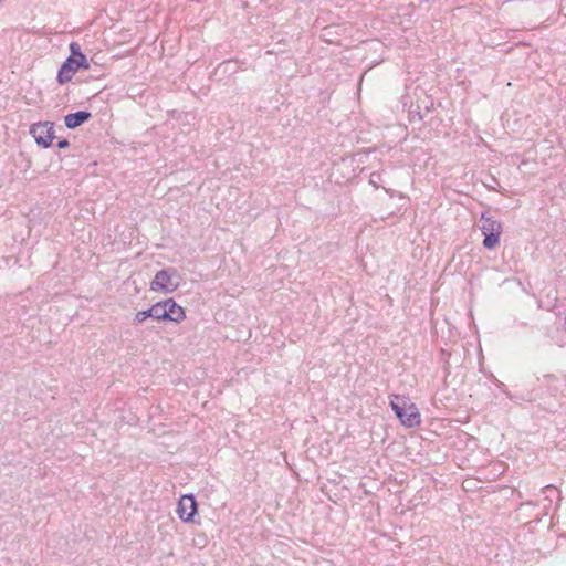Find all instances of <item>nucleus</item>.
I'll list each match as a JSON object with an SVG mask.
<instances>
[{
    "mask_svg": "<svg viewBox=\"0 0 566 566\" xmlns=\"http://www.w3.org/2000/svg\"><path fill=\"white\" fill-rule=\"evenodd\" d=\"M381 219H382V220H391V221H390V224H394V223H396V222H397V220H398V216H397V213H396V212H390V213H388L386 217H385V216H382V217H381Z\"/></svg>",
    "mask_w": 566,
    "mask_h": 566,
    "instance_id": "dca6fc26",
    "label": "nucleus"
},
{
    "mask_svg": "<svg viewBox=\"0 0 566 566\" xmlns=\"http://www.w3.org/2000/svg\"><path fill=\"white\" fill-rule=\"evenodd\" d=\"M543 381L548 387V391L555 396L559 391V387L557 386L558 378L554 374H545L543 375Z\"/></svg>",
    "mask_w": 566,
    "mask_h": 566,
    "instance_id": "ddd939ff",
    "label": "nucleus"
},
{
    "mask_svg": "<svg viewBox=\"0 0 566 566\" xmlns=\"http://www.w3.org/2000/svg\"><path fill=\"white\" fill-rule=\"evenodd\" d=\"M174 276H179L175 268L159 270L150 282V290L156 292L172 293L179 286V282H172Z\"/></svg>",
    "mask_w": 566,
    "mask_h": 566,
    "instance_id": "39448f33",
    "label": "nucleus"
},
{
    "mask_svg": "<svg viewBox=\"0 0 566 566\" xmlns=\"http://www.w3.org/2000/svg\"><path fill=\"white\" fill-rule=\"evenodd\" d=\"M409 116L411 120H413L415 118H417L418 120H422L423 118L419 111H410Z\"/></svg>",
    "mask_w": 566,
    "mask_h": 566,
    "instance_id": "f3484780",
    "label": "nucleus"
},
{
    "mask_svg": "<svg viewBox=\"0 0 566 566\" xmlns=\"http://www.w3.org/2000/svg\"><path fill=\"white\" fill-rule=\"evenodd\" d=\"M70 52L73 53V55L76 60L78 70H81V69L87 70L90 67V63H88L86 56L83 54L81 46L77 42H71Z\"/></svg>",
    "mask_w": 566,
    "mask_h": 566,
    "instance_id": "9b49d317",
    "label": "nucleus"
},
{
    "mask_svg": "<svg viewBox=\"0 0 566 566\" xmlns=\"http://www.w3.org/2000/svg\"><path fill=\"white\" fill-rule=\"evenodd\" d=\"M481 232L484 237L483 248H495L500 243V235L502 233V223L483 212L481 216Z\"/></svg>",
    "mask_w": 566,
    "mask_h": 566,
    "instance_id": "20e7f679",
    "label": "nucleus"
},
{
    "mask_svg": "<svg viewBox=\"0 0 566 566\" xmlns=\"http://www.w3.org/2000/svg\"><path fill=\"white\" fill-rule=\"evenodd\" d=\"M57 148L64 149L70 147V142L66 138H62L56 144Z\"/></svg>",
    "mask_w": 566,
    "mask_h": 566,
    "instance_id": "a211bd4d",
    "label": "nucleus"
},
{
    "mask_svg": "<svg viewBox=\"0 0 566 566\" xmlns=\"http://www.w3.org/2000/svg\"><path fill=\"white\" fill-rule=\"evenodd\" d=\"M538 408L549 415H555L558 412V410L560 408V403L557 401H554L553 403H548L547 406H543V407H542V405H538Z\"/></svg>",
    "mask_w": 566,
    "mask_h": 566,
    "instance_id": "4468645a",
    "label": "nucleus"
},
{
    "mask_svg": "<svg viewBox=\"0 0 566 566\" xmlns=\"http://www.w3.org/2000/svg\"><path fill=\"white\" fill-rule=\"evenodd\" d=\"M228 63H230V61H224L222 63H220L217 67V70H220L222 66L227 65Z\"/></svg>",
    "mask_w": 566,
    "mask_h": 566,
    "instance_id": "aec40b11",
    "label": "nucleus"
},
{
    "mask_svg": "<svg viewBox=\"0 0 566 566\" xmlns=\"http://www.w3.org/2000/svg\"><path fill=\"white\" fill-rule=\"evenodd\" d=\"M155 304L159 323L180 324L186 318V310L174 297L158 301Z\"/></svg>",
    "mask_w": 566,
    "mask_h": 566,
    "instance_id": "f03ea898",
    "label": "nucleus"
},
{
    "mask_svg": "<svg viewBox=\"0 0 566 566\" xmlns=\"http://www.w3.org/2000/svg\"><path fill=\"white\" fill-rule=\"evenodd\" d=\"M8 252H11L10 254H3L1 256L2 262L6 266L12 268L14 265L22 268V266H30V250H18L17 253H13L14 250H7Z\"/></svg>",
    "mask_w": 566,
    "mask_h": 566,
    "instance_id": "6e6552de",
    "label": "nucleus"
},
{
    "mask_svg": "<svg viewBox=\"0 0 566 566\" xmlns=\"http://www.w3.org/2000/svg\"><path fill=\"white\" fill-rule=\"evenodd\" d=\"M92 118V113L88 111H78L75 113H70L64 117V124L69 129H75L90 120Z\"/></svg>",
    "mask_w": 566,
    "mask_h": 566,
    "instance_id": "1a4fd4ad",
    "label": "nucleus"
},
{
    "mask_svg": "<svg viewBox=\"0 0 566 566\" xmlns=\"http://www.w3.org/2000/svg\"><path fill=\"white\" fill-rule=\"evenodd\" d=\"M176 513L179 520L187 524H200L199 505L193 493L184 494L177 501Z\"/></svg>",
    "mask_w": 566,
    "mask_h": 566,
    "instance_id": "7ed1b4c3",
    "label": "nucleus"
},
{
    "mask_svg": "<svg viewBox=\"0 0 566 566\" xmlns=\"http://www.w3.org/2000/svg\"><path fill=\"white\" fill-rule=\"evenodd\" d=\"M78 71L76 60L73 53L70 52V55L62 63L57 71L56 82L61 85L66 84L72 81L74 74Z\"/></svg>",
    "mask_w": 566,
    "mask_h": 566,
    "instance_id": "0eeeda50",
    "label": "nucleus"
},
{
    "mask_svg": "<svg viewBox=\"0 0 566 566\" xmlns=\"http://www.w3.org/2000/svg\"><path fill=\"white\" fill-rule=\"evenodd\" d=\"M556 298L554 300V303L552 304V306H544L543 305V302L542 301H538V307L539 308H545L546 311L551 312L554 310L555 305H556Z\"/></svg>",
    "mask_w": 566,
    "mask_h": 566,
    "instance_id": "6ab92c4d",
    "label": "nucleus"
},
{
    "mask_svg": "<svg viewBox=\"0 0 566 566\" xmlns=\"http://www.w3.org/2000/svg\"><path fill=\"white\" fill-rule=\"evenodd\" d=\"M30 134L35 139L38 146L49 148L54 139V124L51 122H39L31 125Z\"/></svg>",
    "mask_w": 566,
    "mask_h": 566,
    "instance_id": "423d86ee",
    "label": "nucleus"
},
{
    "mask_svg": "<svg viewBox=\"0 0 566 566\" xmlns=\"http://www.w3.org/2000/svg\"><path fill=\"white\" fill-rule=\"evenodd\" d=\"M450 358H451V352L446 348H440L439 363L441 364L443 373H444V378H443L444 382H446L448 376L451 374Z\"/></svg>",
    "mask_w": 566,
    "mask_h": 566,
    "instance_id": "f8f14e48",
    "label": "nucleus"
},
{
    "mask_svg": "<svg viewBox=\"0 0 566 566\" xmlns=\"http://www.w3.org/2000/svg\"><path fill=\"white\" fill-rule=\"evenodd\" d=\"M382 178L379 171H374L369 176V184L374 186V188L378 189L381 186Z\"/></svg>",
    "mask_w": 566,
    "mask_h": 566,
    "instance_id": "2eb2a0df",
    "label": "nucleus"
},
{
    "mask_svg": "<svg viewBox=\"0 0 566 566\" xmlns=\"http://www.w3.org/2000/svg\"><path fill=\"white\" fill-rule=\"evenodd\" d=\"M548 489L553 490V491H558L556 488H554L553 485H549L547 486Z\"/></svg>",
    "mask_w": 566,
    "mask_h": 566,
    "instance_id": "412c9836",
    "label": "nucleus"
},
{
    "mask_svg": "<svg viewBox=\"0 0 566 566\" xmlns=\"http://www.w3.org/2000/svg\"><path fill=\"white\" fill-rule=\"evenodd\" d=\"M149 318L153 319V321L158 322L156 304L150 305L146 310L138 311L135 314L134 318H133V324L135 326H137V325H140L142 323H144L146 319H149Z\"/></svg>",
    "mask_w": 566,
    "mask_h": 566,
    "instance_id": "9d476101",
    "label": "nucleus"
},
{
    "mask_svg": "<svg viewBox=\"0 0 566 566\" xmlns=\"http://www.w3.org/2000/svg\"><path fill=\"white\" fill-rule=\"evenodd\" d=\"M389 406L400 422L407 429L417 428L421 423V415L416 403L408 396L392 394L389 396Z\"/></svg>",
    "mask_w": 566,
    "mask_h": 566,
    "instance_id": "f257e3e1",
    "label": "nucleus"
},
{
    "mask_svg": "<svg viewBox=\"0 0 566 566\" xmlns=\"http://www.w3.org/2000/svg\"><path fill=\"white\" fill-rule=\"evenodd\" d=\"M384 189L386 190V192H388V193H390V196H392V191L391 190L386 189V188H384Z\"/></svg>",
    "mask_w": 566,
    "mask_h": 566,
    "instance_id": "4be33fe9",
    "label": "nucleus"
}]
</instances>
